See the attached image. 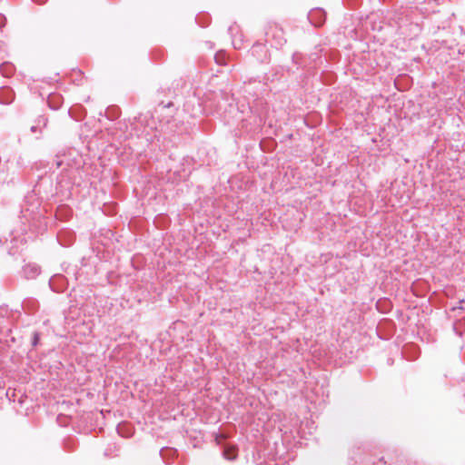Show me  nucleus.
I'll return each mask as SVG.
<instances>
[{
  "label": "nucleus",
  "instance_id": "obj_1",
  "mask_svg": "<svg viewBox=\"0 0 465 465\" xmlns=\"http://www.w3.org/2000/svg\"><path fill=\"white\" fill-rule=\"evenodd\" d=\"M265 36L266 42L277 49L282 47L286 43L283 29L276 23H270L267 25Z\"/></svg>",
  "mask_w": 465,
  "mask_h": 465
},
{
  "label": "nucleus",
  "instance_id": "obj_2",
  "mask_svg": "<svg viewBox=\"0 0 465 465\" xmlns=\"http://www.w3.org/2000/svg\"><path fill=\"white\" fill-rule=\"evenodd\" d=\"M252 55L257 56L258 60H260L262 63L268 62L269 60L267 48L262 44L253 45L252 47Z\"/></svg>",
  "mask_w": 465,
  "mask_h": 465
},
{
  "label": "nucleus",
  "instance_id": "obj_3",
  "mask_svg": "<svg viewBox=\"0 0 465 465\" xmlns=\"http://www.w3.org/2000/svg\"><path fill=\"white\" fill-rule=\"evenodd\" d=\"M308 19L314 26H321L325 21V13L322 10H312L308 15Z\"/></svg>",
  "mask_w": 465,
  "mask_h": 465
},
{
  "label": "nucleus",
  "instance_id": "obj_4",
  "mask_svg": "<svg viewBox=\"0 0 465 465\" xmlns=\"http://www.w3.org/2000/svg\"><path fill=\"white\" fill-rule=\"evenodd\" d=\"M40 272V267L36 263H27L23 267V273L26 279H35Z\"/></svg>",
  "mask_w": 465,
  "mask_h": 465
},
{
  "label": "nucleus",
  "instance_id": "obj_5",
  "mask_svg": "<svg viewBox=\"0 0 465 465\" xmlns=\"http://www.w3.org/2000/svg\"><path fill=\"white\" fill-rule=\"evenodd\" d=\"M453 331L459 339H462L463 332L465 331V326L461 320H458L453 323Z\"/></svg>",
  "mask_w": 465,
  "mask_h": 465
},
{
  "label": "nucleus",
  "instance_id": "obj_6",
  "mask_svg": "<svg viewBox=\"0 0 465 465\" xmlns=\"http://www.w3.org/2000/svg\"><path fill=\"white\" fill-rule=\"evenodd\" d=\"M223 455L228 460H233L236 458V454L233 449H225L223 452Z\"/></svg>",
  "mask_w": 465,
  "mask_h": 465
},
{
  "label": "nucleus",
  "instance_id": "obj_7",
  "mask_svg": "<svg viewBox=\"0 0 465 465\" xmlns=\"http://www.w3.org/2000/svg\"><path fill=\"white\" fill-rule=\"evenodd\" d=\"M40 340V335L38 332H34L33 339H32V345L35 347Z\"/></svg>",
  "mask_w": 465,
  "mask_h": 465
},
{
  "label": "nucleus",
  "instance_id": "obj_8",
  "mask_svg": "<svg viewBox=\"0 0 465 465\" xmlns=\"http://www.w3.org/2000/svg\"><path fill=\"white\" fill-rule=\"evenodd\" d=\"M6 18L5 15L0 14V29L5 25Z\"/></svg>",
  "mask_w": 465,
  "mask_h": 465
},
{
  "label": "nucleus",
  "instance_id": "obj_9",
  "mask_svg": "<svg viewBox=\"0 0 465 465\" xmlns=\"http://www.w3.org/2000/svg\"><path fill=\"white\" fill-rule=\"evenodd\" d=\"M37 130H38V127H37V126H35V125H34V126H32V127H31V132H32V133H36V132H37Z\"/></svg>",
  "mask_w": 465,
  "mask_h": 465
},
{
  "label": "nucleus",
  "instance_id": "obj_10",
  "mask_svg": "<svg viewBox=\"0 0 465 465\" xmlns=\"http://www.w3.org/2000/svg\"><path fill=\"white\" fill-rule=\"evenodd\" d=\"M33 1H34V2H36V3H38V4H44V3H45V0H42V1H40V0H33Z\"/></svg>",
  "mask_w": 465,
  "mask_h": 465
},
{
  "label": "nucleus",
  "instance_id": "obj_11",
  "mask_svg": "<svg viewBox=\"0 0 465 465\" xmlns=\"http://www.w3.org/2000/svg\"><path fill=\"white\" fill-rule=\"evenodd\" d=\"M459 347H460V349H462V348H463V341H461V344H459Z\"/></svg>",
  "mask_w": 465,
  "mask_h": 465
}]
</instances>
